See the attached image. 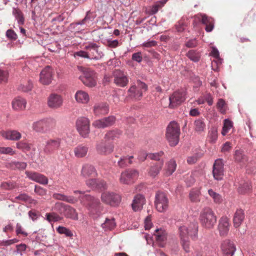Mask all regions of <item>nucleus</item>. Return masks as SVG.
Returning <instances> with one entry per match:
<instances>
[{
  "mask_svg": "<svg viewBox=\"0 0 256 256\" xmlns=\"http://www.w3.org/2000/svg\"><path fill=\"white\" fill-rule=\"evenodd\" d=\"M199 220L202 226L206 229L212 228L217 221L214 212L208 207H206L202 210L200 213Z\"/></svg>",
  "mask_w": 256,
  "mask_h": 256,
  "instance_id": "obj_1",
  "label": "nucleus"
},
{
  "mask_svg": "<svg viewBox=\"0 0 256 256\" xmlns=\"http://www.w3.org/2000/svg\"><path fill=\"white\" fill-rule=\"evenodd\" d=\"M180 134V127L175 121L171 122L166 128V136L169 144L174 146L179 142Z\"/></svg>",
  "mask_w": 256,
  "mask_h": 256,
  "instance_id": "obj_2",
  "label": "nucleus"
},
{
  "mask_svg": "<svg viewBox=\"0 0 256 256\" xmlns=\"http://www.w3.org/2000/svg\"><path fill=\"white\" fill-rule=\"evenodd\" d=\"M78 69L82 72L79 78L84 85L88 88H93L96 86L98 76L94 70L82 66H78Z\"/></svg>",
  "mask_w": 256,
  "mask_h": 256,
  "instance_id": "obj_3",
  "label": "nucleus"
},
{
  "mask_svg": "<svg viewBox=\"0 0 256 256\" xmlns=\"http://www.w3.org/2000/svg\"><path fill=\"white\" fill-rule=\"evenodd\" d=\"M79 198L86 204L88 210L92 214L99 216L100 212V202L98 198L90 194L80 196Z\"/></svg>",
  "mask_w": 256,
  "mask_h": 256,
  "instance_id": "obj_4",
  "label": "nucleus"
},
{
  "mask_svg": "<svg viewBox=\"0 0 256 256\" xmlns=\"http://www.w3.org/2000/svg\"><path fill=\"white\" fill-rule=\"evenodd\" d=\"M54 209L66 218L74 220H77L78 219V214L76 209L69 205L58 202L55 204Z\"/></svg>",
  "mask_w": 256,
  "mask_h": 256,
  "instance_id": "obj_5",
  "label": "nucleus"
},
{
  "mask_svg": "<svg viewBox=\"0 0 256 256\" xmlns=\"http://www.w3.org/2000/svg\"><path fill=\"white\" fill-rule=\"evenodd\" d=\"M198 228V226L196 222L190 223L188 227L185 226H180V240L188 238L189 236L194 240H197Z\"/></svg>",
  "mask_w": 256,
  "mask_h": 256,
  "instance_id": "obj_6",
  "label": "nucleus"
},
{
  "mask_svg": "<svg viewBox=\"0 0 256 256\" xmlns=\"http://www.w3.org/2000/svg\"><path fill=\"white\" fill-rule=\"evenodd\" d=\"M96 18V15L93 12L88 10L86 12L84 18L77 22H74L70 24V28L74 30L76 32H79L83 30L90 22H92Z\"/></svg>",
  "mask_w": 256,
  "mask_h": 256,
  "instance_id": "obj_7",
  "label": "nucleus"
},
{
  "mask_svg": "<svg viewBox=\"0 0 256 256\" xmlns=\"http://www.w3.org/2000/svg\"><path fill=\"white\" fill-rule=\"evenodd\" d=\"M154 205L156 210L160 212H165L168 209L169 200L164 192L158 191L156 192Z\"/></svg>",
  "mask_w": 256,
  "mask_h": 256,
  "instance_id": "obj_8",
  "label": "nucleus"
},
{
  "mask_svg": "<svg viewBox=\"0 0 256 256\" xmlns=\"http://www.w3.org/2000/svg\"><path fill=\"white\" fill-rule=\"evenodd\" d=\"M55 125V120L48 118L34 122L32 124V128L37 132H45L54 128Z\"/></svg>",
  "mask_w": 256,
  "mask_h": 256,
  "instance_id": "obj_9",
  "label": "nucleus"
},
{
  "mask_svg": "<svg viewBox=\"0 0 256 256\" xmlns=\"http://www.w3.org/2000/svg\"><path fill=\"white\" fill-rule=\"evenodd\" d=\"M84 49L88 50L90 60H98L104 56L100 49V46L94 42H88Z\"/></svg>",
  "mask_w": 256,
  "mask_h": 256,
  "instance_id": "obj_10",
  "label": "nucleus"
},
{
  "mask_svg": "<svg viewBox=\"0 0 256 256\" xmlns=\"http://www.w3.org/2000/svg\"><path fill=\"white\" fill-rule=\"evenodd\" d=\"M62 140L58 138H50L46 142L44 152L47 155L54 154L60 148Z\"/></svg>",
  "mask_w": 256,
  "mask_h": 256,
  "instance_id": "obj_11",
  "label": "nucleus"
},
{
  "mask_svg": "<svg viewBox=\"0 0 256 256\" xmlns=\"http://www.w3.org/2000/svg\"><path fill=\"white\" fill-rule=\"evenodd\" d=\"M102 202L112 206H118L121 202V196L120 194L114 192H106L102 194Z\"/></svg>",
  "mask_w": 256,
  "mask_h": 256,
  "instance_id": "obj_12",
  "label": "nucleus"
},
{
  "mask_svg": "<svg viewBox=\"0 0 256 256\" xmlns=\"http://www.w3.org/2000/svg\"><path fill=\"white\" fill-rule=\"evenodd\" d=\"M76 126L79 134L84 138H87L90 132V120L86 117L79 118L76 122Z\"/></svg>",
  "mask_w": 256,
  "mask_h": 256,
  "instance_id": "obj_13",
  "label": "nucleus"
},
{
  "mask_svg": "<svg viewBox=\"0 0 256 256\" xmlns=\"http://www.w3.org/2000/svg\"><path fill=\"white\" fill-rule=\"evenodd\" d=\"M116 121V116H110L94 121L92 123V126L96 128L103 129L113 126Z\"/></svg>",
  "mask_w": 256,
  "mask_h": 256,
  "instance_id": "obj_14",
  "label": "nucleus"
},
{
  "mask_svg": "<svg viewBox=\"0 0 256 256\" xmlns=\"http://www.w3.org/2000/svg\"><path fill=\"white\" fill-rule=\"evenodd\" d=\"M212 174L214 180H221L224 174V162L222 158L215 160L213 164Z\"/></svg>",
  "mask_w": 256,
  "mask_h": 256,
  "instance_id": "obj_15",
  "label": "nucleus"
},
{
  "mask_svg": "<svg viewBox=\"0 0 256 256\" xmlns=\"http://www.w3.org/2000/svg\"><path fill=\"white\" fill-rule=\"evenodd\" d=\"M185 93L182 91H176L169 97L170 104L168 107L174 108L180 105L185 100Z\"/></svg>",
  "mask_w": 256,
  "mask_h": 256,
  "instance_id": "obj_16",
  "label": "nucleus"
},
{
  "mask_svg": "<svg viewBox=\"0 0 256 256\" xmlns=\"http://www.w3.org/2000/svg\"><path fill=\"white\" fill-rule=\"evenodd\" d=\"M196 18H197L199 22L206 26L205 30L206 32H210L213 30L214 26V20L212 18L208 16L206 14L200 13L196 15Z\"/></svg>",
  "mask_w": 256,
  "mask_h": 256,
  "instance_id": "obj_17",
  "label": "nucleus"
},
{
  "mask_svg": "<svg viewBox=\"0 0 256 256\" xmlns=\"http://www.w3.org/2000/svg\"><path fill=\"white\" fill-rule=\"evenodd\" d=\"M54 72L50 66H46L40 72V82L44 85L50 84L53 79Z\"/></svg>",
  "mask_w": 256,
  "mask_h": 256,
  "instance_id": "obj_18",
  "label": "nucleus"
},
{
  "mask_svg": "<svg viewBox=\"0 0 256 256\" xmlns=\"http://www.w3.org/2000/svg\"><path fill=\"white\" fill-rule=\"evenodd\" d=\"M137 170L132 169H128L122 172L120 178V182L123 184H128L133 182V180L138 176Z\"/></svg>",
  "mask_w": 256,
  "mask_h": 256,
  "instance_id": "obj_19",
  "label": "nucleus"
},
{
  "mask_svg": "<svg viewBox=\"0 0 256 256\" xmlns=\"http://www.w3.org/2000/svg\"><path fill=\"white\" fill-rule=\"evenodd\" d=\"M47 104L50 108L58 109L62 106L63 99L60 95L52 93L48 98Z\"/></svg>",
  "mask_w": 256,
  "mask_h": 256,
  "instance_id": "obj_20",
  "label": "nucleus"
},
{
  "mask_svg": "<svg viewBox=\"0 0 256 256\" xmlns=\"http://www.w3.org/2000/svg\"><path fill=\"white\" fill-rule=\"evenodd\" d=\"M113 76L114 78V83L116 86L120 87H124L128 84V76L125 74L124 72L120 70H116L114 71Z\"/></svg>",
  "mask_w": 256,
  "mask_h": 256,
  "instance_id": "obj_21",
  "label": "nucleus"
},
{
  "mask_svg": "<svg viewBox=\"0 0 256 256\" xmlns=\"http://www.w3.org/2000/svg\"><path fill=\"white\" fill-rule=\"evenodd\" d=\"M230 220L226 216H222L218 221V228L220 235L222 236H226L230 230Z\"/></svg>",
  "mask_w": 256,
  "mask_h": 256,
  "instance_id": "obj_22",
  "label": "nucleus"
},
{
  "mask_svg": "<svg viewBox=\"0 0 256 256\" xmlns=\"http://www.w3.org/2000/svg\"><path fill=\"white\" fill-rule=\"evenodd\" d=\"M96 150L100 154L106 155L113 152L114 146L111 144H107L106 142L101 140L96 144Z\"/></svg>",
  "mask_w": 256,
  "mask_h": 256,
  "instance_id": "obj_23",
  "label": "nucleus"
},
{
  "mask_svg": "<svg viewBox=\"0 0 256 256\" xmlns=\"http://www.w3.org/2000/svg\"><path fill=\"white\" fill-rule=\"evenodd\" d=\"M224 256H232L236 250V248L232 242L230 240H226L221 245Z\"/></svg>",
  "mask_w": 256,
  "mask_h": 256,
  "instance_id": "obj_24",
  "label": "nucleus"
},
{
  "mask_svg": "<svg viewBox=\"0 0 256 256\" xmlns=\"http://www.w3.org/2000/svg\"><path fill=\"white\" fill-rule=\"evenodd\" d=\"M25 174L30 180L42 184L48 183V178L43 174L36 172L26 171Z\"/></svg>",
  "mask_w": 256,
  "mask_h": 256,
  "instance_id": "obj_25",
  "label": "nucleus"
},
{
  "mask_svg": "<svg viewBox=\"0 0 256 256\" xmlns=\"http://www.w3.org/2000/svg\"><path fill=\"white\" fill-rule=\"evenodd\" d=\"M146 203V199L144 195L141 194H137L133 199L132 204V207L134 212L140 210L144 204Z\"/></svg>",
  "mask_w": 256,
  "mask_h": 256,
  "instance_id": "obj_26",
  "label": "nucleus"
},
{
  "mask_svg": "<svg viewBox=\"0 0 256 256\" xmlns=\"http://www.w3.org/2000/svg\"><path fill=\"white\" fill-rule=\"evenodd\" d=\"M80 174L82 177L87 178L90 176H96L97 172L94 166L86 164L82 166Z\"/></svg>",
  "mask_w": 256,
  "mask_h": 256,
  "instance_id": "obj_27",
  "label": "nucleus"
},
{
  "mask_svg": "<svg viewBox=\"0 0 256 256\" xmlns=\"http://www.w3.org/2000/svg\"><path fill=\"white\" fill-rule=\"evenodd\" d=\"M94 113L96 116L106 115L109 112V106L106 103H99L94 106Z\"/></svg>",
  "mask_w": 256,
  "mask_h": 256,
  "instance_id": "obj_28",
  "label": "nucleus"
},
{
  "mask_svg": "<svg viewBox=\"0 0 256 256\" xmlns=\"http://www.w3.org/2000/svg\"><path fill=\"white\" fill-rule=\"evenodd\" d=\"M244 218V212L242 209H238L235 212L234 218L233 223L234 226L236 228H238L242 224Z\"/></svg>",
  "mask_w": 256,
  "mask_h": 256,
  "instance_id": "obj_29",
  "label": "nucleus"
},
{
  "mask_svg": "<svg viewBox=\"0 0 256 256\" xmlns=\"http://www.w3.org/2000/svg\"><path fill=\"white\" fill-rule=\"evenodd\" d=\"M76 101L78 103L86 104L90 100L88 94L82 90H78L74 95Z\"/></svg>",
  "mask_w": 256,
  "mask_h": 256,
  "instance_id": "obj_30",
  "label": "nucleus"
},
{
  "mask_svg": "<svg viewBox=\"0 0 256 256\" xmlns=\"http://www.w3.org/2000/svg\"><path fill=\"white\" fill-rule=\"evenodd\" d=\"M2 135L6 139L11 140H18L22 137L21 134L16 130H6Z\"/></svg>",
  "mask_w": 256,
  "mask_h": 256,
  "instance_id": "obj_31",
  "label": "nucleus"
},
{
  "mask_svg": "<svg viewBox=\"0 0 256 256\" xmlns=\"http://www.w3.org/2000/svg\"><path fill=\"white\" fill-rule=\"evenodd\" d=\"M27 164L25 162L12 161L6 164V167L12 170H24L26 168Z\"/></svg>",
  "mask_w": 256,
  "mask_h": 256,
  "instance_id": "obj_32",
  "label": "nucleus"
},
{
  "mask_svg": "<svg viewBox=\"0 0 256 256\" xmlns=\"http://www.w3.org/2000/svg\"><path fill=\"white\" fill-rule=\"evenodd\" d=\"M206 128V124L204 119L203 118H198L194 122V130L197 133L200 134L204 132Z\"/></svg>",
  "mask_w": 256,
  "mask_h": 256,
  "instance_id": "obj_33",
  "label": "nucleus"
},
{
  "mask_svg": "<svg viewBox=\"0 0 256 256\" xmlns=\"http://www.w3.org/2000/svg\"><path fill=\"white\" fill-rule=\"evenodd\" d=\"M26 100L21 97H17L12 102V106L16 110H24L26 106Z\"/></svg>",
  "mask_w": 256,
  "mask_h": 256,
  "instance_id": "obj_34",
  "label": "nucleus"
},
{
  "mask_svg": "<svg viewBox=\"0 0 256 256\" xmlns=\"http://www.w3.org/2000/svg\"><path fill=\"white\" fill-rule=\"evenodd\" d=\"M164 165V160H161L160 162L154 164L150 168L148 174L150 176L154 178L162 170Z\"/></svg>",
  "mask_w": 256,
  "mask_h": 256,
  "instance_id": "obj_35",
  "label": "nucleus"
},
{
  "mask_svg": "<svg viewBox=\"0 0 256 256\" xmlns=\"http://www.w3.org/2000/svg\"><path fill=\"white\" fill-rule=\"evenodd\" d=\"M128 96L130 98L140 100L142 96V92L138 89L136 86H132L128 90Z\"/></svg>",
  "mask_w": 256,
  "mask_h": 256,
  "instance_id": "obj_36",
  "label": "nucleus"
},
{
  "mask_svg": "<svg viewBox=\"0 0 256 256\" xmlns=\"http://www.w3.org/2000/svg\"><path fill=\"white\" fill-rule=\"evenodd\" d=\"M88 148L82 144L76 146L74 150V154L78 158H83L86 156Z\"/></svg>",
  "mask_w": 256,
  "mask_h": 256,
  "instance_id": "obj_37",
  "label": "nucleus"
},
{
  "mask_svg": "<svg viewBox=\"0 0 256 256\" xmlns=\"http://www.w3.org/2000/svg\"><path fill=\"white\" fill-rule=\"evenodd\" d=\"M121 132L117 129L112 130L108 131L104 136L106 140H114L118 138L121 135Z\"/></svg>",
  "mask_w": 256,
  "mask_h": 256,
  "instance_id": "obj_38",
  "label": "nucleus"
},
{
  "mask_svg": "<svg viewBox=\"0 0 256 256\" xmlns=\"http://www.w3.org/2000/svg\"><path fill=\"white\" fill-rule=\"evenodd\" d=\"M12 14L18 20L20 25H23L24 22V18L22 12L17 8H12Z\"/></svg>",
  "mask_w": 256,
  "mask_h": 256,
  "instance_id": "obj_39",
  "label": "nucleus"
},
{
  "mask_svg": "<svg viewBox=\"0 0 256 256\" xmlns=\"http://www.w3.org/2000/svg\"><path fill=\"white\" fill-rule=\"evenodd\" d=\"M176 162L172 159L166 164V174L167 176L172 175L176 170Z\"/></svg>",
  "mask_w": 256,
  "mask_h": 256,
  "instance_id": "obj_40",
  "label": "nucleus"
},
{
  "mask_svg": "<svg viewBox=\"0 0 256 256\" xmlns=\"http://www.w3.org/2000/svg\"><path fill=\"white\" fill-rule=\"evenodd\" d=\"M168 0H160L156 2L151 7L150 14H154L162 8Z\"/></svg>",
  "mask_w": 256,
  "mask_h": 256,
  "instance_id": "obj_41",
  "label": "nucleus"
},
{
  "mask_svg": "<svg viewBox=\"0 0 256 256\" xmlns=\"http://www.w3.org/2000/svg\"><path fill=\"white\" fill-rule=\"evenodd\" d=\"M235 161L238 162H244L248 160L247 156L242 150H236L234 154Z\"/></svg>",
  "mask_w": 256,
  "mask_h": 256,
  "instance_id": "obj_42",
  "label": "nucleus"
},
{
  "mask_svg": "<svg viewBox=\"0 0 256 256\" xmlns=\"http://www.w3.org/2000/svg\"><path fill=\"white\" fill-rule=\"evenodd\" d=\"M133 158L134 156H123L121 157L118 162V166L120 168H124L132 164L131 159Z\"/></svg>",
  "mask_w": 256,
  "mask_h": 256,
  "instance_id": "obj_43",
  "label": "nucleus"
},
{
  "mask_svg": "<svg viewBox=\"0 0 256 256\" xmlns=\"http://www.w3.org/2000/svg\"><path fill=\"white\" fill-rule=\"evenodd\" d=\"M32 146V144H29L22 140L18 142L16 144V148L24 152L30 151Z\"/></svg>",
  "mask_w": 256,
  "mask_h": 256,
  "instance_id": "obj_44",
  "label": "nucleus"
},
{
  "mask_svg": "<svg viewBox=\"0 0 256 256\" xmlns=\"http://www.w3.org/2000/svg\"><path fill=\"white\" fill-rule=\"evenodd\" d=\"M186 56L192 61L198 62L200 58V54L196 50H190L186 54Z\"/></svg>",
  "mask_w": 256,
  "mask_h": 256,
  "instance_id": "obj_45",
  "label": "nucleus"
},
{
  "mask_svg": "<svg viewBox=\"0 0 256 256\" xmlns=\"http://www.w3.org/2000/svg\"><path fill=\"white\" fill-rule=\"evenodd\" d=\"M116 226L114 218H106L105 222L102 224V226L105 230H111L114 229Z\"/></svg>",
  "mask_w": 256,
  "mask_h": 256,
  "instance_id": "obj_46",
  "label": "nucleus"
},
{
  "mask_svg": "<svg viewBox=\"0 0 256 256\" xmlns=\"http://www.w3.org/2000/svg\"><path fill=\"white\" fill-rule=\"evenodd\" d=\"M200 192L198 190L192 189L189 194V198L192 202H198L200 200Z\"/></svg>",
  "mask_w": 256,
  "mask_h": 256,
  "instance_id": "obj_47",
  "label": "nucleus"
},
{
  "mask_svg": "<svg viewBox=\"0 0 256 256\" xmlns=\"http://www.w3.org/2000/svg\"><path fill=\"white\" fill-rule=\"evenodd\" d=\"M0 188L4 190H10L17 188V184L14 182H4L0 184Z\"/></svg>",
  "mask_w": 256,
  "mask_h": 256,
  "instance_id": "obj_48",
  "label": "nucleus"
},
{
  "mask_svg": "<svg viewBox=\"0 0 256 256\" xmlns=\"http://www.w3.org/2000/svg\"><path fill=\"white\" fill-rule=\"evenodd\" d=\"M53 197L57 200L66 201L70 203L74 202V198L72 196H68L61 194H54Z\"/></svg>",
  "mask_w": 256,
  "mask_h": 256,
  "instance_id": "obj_49",
  "label": "nucleus"
},
{
  "mask_svg": "<svg viewBox=\"0 0 256 256\" xmlns=\"http://www.w3.org/2000/svg\"><path fill=\"white\" fill-rule=\"evenodd\" d=\"M232 126V122L231 120L228 118L225 119L222 131V135L224 136H226Z\"/></svg>",
  "mask_w": 256,
  "mask_h": 256,
  "instance_id": "obj_50",
  "label": "nucleus"
},
{
  "mask_svg": "<svg viewBox=\"0 0 256 256\" xmlns=\"http://www.w3.org/2000/svg\"><path fill=\"white\" fill-rule=\"evenodd\" d=\"M46 220L50 222H58L62 219V217L55 212L46 213Z\"/></svg>",
  "mask_w": 256,
  "mask_h": 256,
  "instance_id": "obj_51",
  "label": "nucleus"
},
{
  "mask_svg": "<svg viewBox=\"0 0 256 256\" xmlns=\"http://www.w3.org/2000/svg\"><path fill=\"white\" fill-rule=\"evenodd\" d=\"M33 88L32 82L28 80L25 84H22L18 87V89L23 92H27L30 91Z\"/></svg>",
  "mask_w": 256,
  "mask_h": 256,
  "instance_id": "obj_52",
  "label": "nucleus"
},
{
  "mask_svg": "<svg viewBox=\"0 0 256 256\" xmlns=\"http://www.w3.org/2000/svg\"><path fill=\"white\" fill-rule=\"evenodd\" d=\"M209 195L213 198L214 201L216 203H220L222 202V198L221 196L215 192L212 189H210L208 190Z\"/></svg>",
  "mask_w": 256,
  "mask_h": 256,
  "instance_id": "obj_53",
  "label": "nucleus"
},
{
  "mask_svg": "<svg viewBox=\"0 0 256 256\" xmlns=\"http://www.w3.org/2000/svg\"><path fill=\"white\" fill-rule=\"evenodd\" d=\"M15 198L22 202H29L30 203H32V202L34 200L30 196L25 193L19 194L16 196Z\"/></svg>",
  "mask_w": 256,
  "mask_h": 256,
  "instance_id": "obj_54",
  "label": "nucleus"
},
{
  "mask_svg": "<svg viewBox=\"0 0 256 256\" xmlns=\"http://www.w3.org/2000/svg\"><path fill=\"white\" fill-rule=\"evenodd\" d=\"M56 230L59 234H64L66 236L68 237H72L73 236V234L72 231L64 226H59L57 228Z\"/></svg>",
  "mask_w": 256,
  "mask_h": 256,
  "instance_id": "obj_55",
  "label": "nucleus"
},
{
  "mask_svg": "<svg viewBox=\"0 0 256 256\" xmlns=\"http://www.w3.org/2000/svg\"><path fill=\"white\" fill-rule=\"evenodd\" d=\"M166 240V234H156V240L158 243L160 247L163 248L164 246V242Z\"/></svg>",
  "mask_w": 256,
  "mask_h": 256,
  "instance_id": "obj_56",
  "label": "nucleus"
},
{
  "mask_svg": "<svg viewBox=\"0 0 256 256\" xmlns=\"http://www.w3.org/2000/svg\"><path fill=\"white\" fill-rule=\"evenodd\" d=\"M6 36L8 40L12 41H14L18 38L17 34L12 29H8L6 31Z\"/></svg>",
  "mask_w": 256,
  "mask_h": 256,
  "instance_id": "obj_57",
  "label": "nucleus"
},
{
  "mask_svg": "<svg viewBox=\"0 0 256 256\" xmlns=\"http://www.w3.org/2000/svg\"><path fill=\"white\" fill-rule=\"evenodd\" d=\"M107 188L106 182L101 179H97L95 189L103 190Z\"/></svg>",
  "mask_w": 256,
  "mask_h": 256,
  "instance_id": "obj_58",
  "label": "nucleus"
},
{
  "mask_svg": "<svg viewBox=\"0 0 256 256\" xmlns=\"http://www.w3.org/2000/svg\"><path fill=\"white\" fill-rule=\"evenodd\" d=\"M250 190V186L248 182H244L238 188V192L240 194H244Z\"/></svg>",
  "mask_w": 256,
  "mask_h": 256,
  "instance_id": "obj_59",
  "label": "nucleus"
},
{
  "mask_svg": "<svg viewBox=\"0 0 256 256\" xmlns=\"http://www.w3.org/2000/svg\"><path fill=\"white\" fill-rule=\"evenodd\" d=\"M164 154L162 151H160L156 153H150L148 154V158L150 160L160 162V158Z\"/></svg>",
  "mask_w": 256,
  "mask_h": 256,
  "instance_id": "obj_60",
  "label": "nucleus"
},
{
  "mask_svg": "<svg viewBox=\"0 0 256 256\" xmlns=\"http://www.w3.org/2000/svg\"><path fill=\"white\" fill-rule=\"evenodd\" d=\"M0 154L12 156L16 154V152L10 147H0Z\"/></svg>",
  "mask_w": 256,
  "mask_h": 256,
  "instance_id": "obj_61",
  "label": "nucleus"
},
{
  "mask_svg": "<svg viewBox=\"0 0 256 256\" xmlns=\"http://www.w3.org/2000/svg\"><path fill=\"white\" fill-rule=\"evenodd\" d=\"M225 105V102L222 98L219 99L216 104L217 108L218 110L222 114H225L226 112V110L224 108Z\"/></svg>",
  "mask_w": 256,
  "mask_h": 256,
  "instance_id": "obj_62",
  "label": "nucleus"
},
{
  "mask_svg": "<svg viewBox=\"0 0 256 256\" xmlns=\"http://www.w3.org/2000/svg\"><path fill=\"white\" fill-rule=\"evenodd\" d=\"M132 60L138 63L142 60V54L140 52L134 53L132 56Z\"/></svg>",
  "mask_w": 256,
  "mask_h": 256,
  "instance_id": "obj_63",
  "label": "nucleus"
},
{
  "mask_svg": "<svg viewBox=\"0 0 256 256\" xmlns=\"http://www.w3.org/2000/svg\"><path fill=\"white\" fill-rule=\"evenodd\" d=\"M181 244L186 252H190V241L188 238L181 240Z\"/></svg>",
  "mask_w": 256,
  "mask_h": 256,
  "instance_id": "obj_64",
  "label": "nucleus"
}]
</instances>
